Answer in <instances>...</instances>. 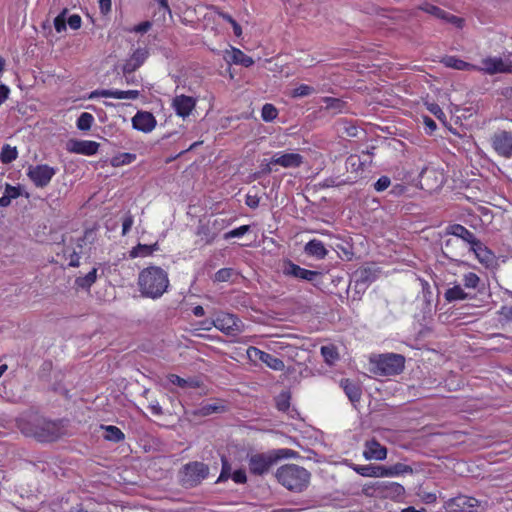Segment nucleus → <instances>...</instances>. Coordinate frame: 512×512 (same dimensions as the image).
<instances>
[{
  "label": "nucleus",
  "instance_id": "34",
  "mask_svg": "<svg viewBox=\"0 0 512 512\" xmlns=\"http://www.w3.org/2000/svg\"><path fill=\"white\" fill-rule=\"evenodd\" d=\"M460 245V241L458 239H455V238H449L445 241L444 243V247H443V253L444 255L451 259V260H454V257L456 256H459L461 253H459L457 250H458V247Z\"/></svg>",
  "mask_w": 512,
  "mask_h": 512
},
{
  "label": "nucleus",
  "instance_id": "56",
  "mask_svg": "<svg viewBox=\"0 0 512 512\" xmlns=\"http://www.w3.org/2000/svg\"><path fill=\"white\" fill-rule=\"evenodd\" d=\"M67 23L71 29L77 30L81 27L82 20L79 15L73 14L68 18Z\"/></svg>",
  "mask_w": 512,
  "mask_h": 512
},
{
  "label": "nucleus",
  "instance_id": "49",
  "mask_svg": "<svg viewBox=\"0 0 512 512\" xmlns=\"http://www.w3.org/2000/svg\"><path fill=\"white\" fill-rule=\"evenodd\" d=\"M67 13V9H64L55 19H54V27L55 30L60 33L66 30V18L65 15Z\"/></svg>",
  "mask_w": 512,
  "mask_h": 512
},
{
  "label": "nucleus",
  "instance_id": "4",
  "mask_svg": "<svg viewBox=\"0 0 512 512\" xmlns=\"http://www.w3.org/2000/svg\"><path fill=\"white\" fill-rule=\"evenodd\" d=\"M475 71L487 75L512 73V56L511 54L503 57L486 56L481 60L480 65H475Z\"/></svg>",
  "mask_w": 512,
  "mask_h": 512
},
{
  "label": "nucleus",
  "instance_id": "8",
  "mask_svg": "<svg viewBox=\"0 0 512 512\" xmlns=\"http://www.w3.org/2000/svg\"><path fill=\"white\" fill-rule=\"evenodd\" d=\"M282 272L287 277H293L312 283L321 277L320 272L302 268L291 260L284 261Z\"/></svg>",
  "mask_w": 512,
  "mask_h": 512
},
{
  "label": "nucleus",
  "instance_id": "47",
  "mask_svg": "<svg viewBox=\"0 0 512 512\" xmlns=\"http://www.w3.org/2000/svg\"><path fill=\"white\" fill-rule=\"evenodd\" d=\"M233 273V269L231 268H222L215 273L213 279L215 282H226L230 280Z\"/></svg>",
  "mask_w": 512,
  "mask_h": 512
},
{
  "label": "nucleus",
  "instance_id": "40",
  "mask_svg": "<svg viewBox=\"0 0 512 512\" xmlns=\"http://www.w3.org/2000/svg\"><path fill=\"white\" fill-rule=\"evenodd\" d=\"M168 380H169L170 383H172L174 385H177L179 387H182V388H185V387L197 388V387H199V384H198L197 381H195V380H186V379L181 378L180 376L175 375V374H170L168 376Z\"/></svg>",
  "mask_w": 512,
  "mask_h": 512
},
{
  "label": "nucleus",
  "instance_id": "60",
  "mask_svg": "<svg viewBox=\"0 0 512 512\" xmlns=\"http://www.w3.org/2000/svg\"><path fill=\"white\" fill-rule=\"evenodd\" d=\"M10 93V89L8 86L1 84L0 85V106L6 101Z\"/></svg>",
  "mask_w": 512,
  "mask_h": 512
},
{
  "label": "nucleus",
  "instance_id": "29",
  "mask_svg": "<svg viewBox=\"0 0 512 512\" xmlns=\"http://www.w3.org/2000/svg\"><path fill=\"white\" fill-rule=\"evenodd\" d=\"M159 250L158 243H154L152 245H146V244H138L137 246L133 247L130 251V257L131 258H138V257H147L152 255L155 251Z\"/></svg>",
  "mask_w": 512,
  "mask_h": 512
},
{
  "label": "nucleus",
  "instance_id": "51",
  "mask_svg": "<svg viewBox=\"0 0 512 512\" xmlns=\"http://www.w3.org/2000/svg\"><path fill=\"white\" fill-rule=\"evenodd\" d=\"M296 455H297V452H295L291 449L283 448V449L276 450L272 456H273L274 462H275L277 459L293 458Z\"/></svg>",
  "mask_w": 512,
  "mask_h": 512
},
{
  "label": "nucleus",
  "instance_id": "22",
  "mask_svg": "<svg viewBox=\"0 0 512 512\" xmlns=\"http://www.w3.org/2000/svg\"><path fill=\"white\" fill-rule=\"evenodd\" d=\"M140 95L138 90H96L93 91L90 95V98L94 97H106V98H114V99H137Z\"/></svg>",
  "mask_w": 512,
  "mask_h": 512
},
{
  "label": "nucleus",
  "instance_id": "31",
  "mask_svg": "<svg viewBox=\"0 0 512 512\" xmlns=\"http://www.w3.org/2000/svg\"><path fill=\"white\" fill-rule=\"evenodd\" d=\"M413 469L406 464L396 463L392 466H384V477H395L403 474L412 473Z\"/></svg>",
  "mask_w": 512,
  "mask_h": 512
},
{
  "label": "nucleus",
  "instance_id": "35",
  "mask_svg": "<svg viewBox=\"0 0 512 512\" xmlns=\"http://www.w3.org/2000/svg\"><path fill=\"white\" fill-rule=\"evenodd\" d=\"M97 279V269L93 268L85 276L78 277L75 280L77 287L82 289H89Z\"/></svg>",
  "mask_w": 512,
  "mask_h": 512
},
{
  "label": "nucleus",
  "instance_id": "1",
  "mask_svg": "<svg viewBox=\"0 0 512 512\" xmlns=\"http://www.w3.org/2000/svg\"><path fill=\"white\" fill-rule=\"evenodd\" d=\"M138 286L143 296L158 299L169 286L168 273L161 267L149 266L139 273Z\"/></svg>",
  "mask_w": 512,
  "mask_h": 512
},
{
  "label": "nucleus",
  "instance_id": "54",
  "mask_svg": "<svg viewBox=\"0 0 512 512\" xmlns=\"http://www.w3.org/2000/svg\"><path fill=\"white\" fill-rule=\"evenodd\" d=\"M427 109L438 119L442 120L445 118V113L438 104L430 103L427 105Z\"/></svg>",
  "mask_w": 512,
  "mask_h": 512
},
{
  "label": "nucleus",
  "instance_id": "26",
  "mask_svg": "<svg viewBox=\"0 0 512 512\" xmlns=\"http://www.w3.org/2000/svg\"><path fill=\"white\" fill-rule=\"evenodd\" d=\"M304 252L319 260L324 259L328 254V250L325 248L323 242L318 239H312L306 243L304 246Z\"/></svg>",
  "mask_w": 512,
  "mask_h": 512
},
{
  "label": "nucleus",
  "instance_id": "21",
  "mask_svg": "<svg viewBox=\"0 0 512 512\" xmlns=\"http://www.w3.org/2000/svg\"><path fill=\"white\" fill-rule=\"evenodd\" d=\"M446 233L455 237L459 241L467 243L470 247L476 243L478 238L466 227L460 224H453L447 227Z\"/></svg>",
  "mask_w": 512,
  "mask_h": 512
},
{
  "label": "nucleus",
  "instance_id": "18",
  "mask_svg": "<svg viewBox=\"0 0 512 512\" xmlns=\"http://www.w3.org/2000/svg\"><path fill=\"white\" fill-rule=\"evenodd\" d=\"M149 56L146 48H138L133 54L125 61L122 70L124 74H130L137 70Z\"/></svg>",
  "mask_w": 512,
  "mask_h": 512
},
{
  "label": "nucleus",
  "instance_id": "6",
  "mask_svg": "<svg viewBox=\"0 0 512 512\" xmlns=\"http://www.w3.org/2000/svg\"><path fill=\"white\" fill-rule=\"evenodd\" d=\"M405 358L400 354H386L379 357L376 366L381 375H396L404 369Z\"/></svg>",
  "mask_w": 512,
  "mask_h": 512
},
{
  "label": "nucleus",
  "instance_id": "62",
  "mask_svg": "<svg viewBox=\"0 0 512 512\" xmlns=\"http://www.w3.org/2000/svg\"><path fill=\"white\" fill-rule=\"evenodd\" d=\"M79 255L77 253H73L70 258L69 266L78 267L79 266Z\"/></svg>",
  "mask_w": 512,
  "mask_h": 512
},
{
  "label": "nucleus",
  "instance_id": "17",
  "mask_svg": "<svg viewBox=\"0 0 512 512\" xmlns=\"http://www.w3.org/2000/svg\"><path fill=\"white\" fill-rule=\"evenodd\" d=\"M363 457L366 460L382 461L387 457V449L377 440L371 439L364 444Z\"/></svg>",
  "mask_w": 512,
  "mask_h": 512
},
{
  "label": "nucleus",
  "instance_id": "14",
  "mask_svg": "<svg viewBox=\"0 0 512 512\" xmlns=\"http://www.w3.org/2000/svg\"><path fill=\"white\" fill-rule=\"evenodd\" d=\"M479 504L480 503L476 498L465 495H459L447 502L448 508L453 511L460 512H477Z\"/></svg>",
  "mask_w": 512,
  "mask_h": 512
},
{
  "label": "nucleus",
  "instance_id": "64",
  "mask_svg": "<svg viewBox=\"0 0 512 512\" xmlns=\"http://www.w3.org/2000/svg\"><path fill=\"white\" fill-rule=\"evenodd\" d=\"M193 314H194L196 317H202V316H204V314H205L204 308H203L202 306H200V305L195 306V307L193 308Z\"/></svg>",
  "mask_w": 512,
  "mask_h": 512
},
{
  "label": "nucleus",
  "instance_id": "9",
  "mask_svg": "<svg viewBox=\"0 0 512 512\" xmlns=\"http://www.w3.org/2000/svg\"><path fill=\"white\" fill-rule=\"evenodd\" d=\"M247 356L251 361H261L275 371H282L285 368L284 362L276 356L260 350L257 347H249Z\"/></svg>",
  "mask_w": 512,
  "mask_h": 512
},
{
  "label": "nucleus",
  "instance_id": "16",
  "mask_svg": "<svg viewBox=\"0 0 512 512\" xmlns=\"http://www.w3.org/2000/svg\"><path fill=\"white\" fill-rule=\"evenodd\" d=\"M271 163L283 168H297L303 163V156L299 153L277 152L271 158Z\"/></svg>",
  "mask_w": 512,
  "mask_h": 512
},
{
  "label": "nucleus",
  "instance_id": "10",
  "mask_svg": "<svg viewBox=\"0 0 512 512\" xmlns=\"http://www.w3.org/2000/svg\"><path fill=\"white\" fill-rule=\"evenodd\" d=\"M492 146L494 150L502 157H512V133L499 131L492 136Z\"/></svg>",
  "mask_w": 512,
  "mask_h": 512
},
{
  "label": "nucleus",
  "instance_id": "39",
  "mask_svg": "<svg viewBox=\"0 0 512 512\" xmlns=\"http://www.w3.org/2000/svg\"><path fill=\"white\" fill-rule=\"evenodd\" d=\"M322 101L325 103V108L329 111H332L333 113L342 112L345 106V102L338 98L324 97Z\"/></svg>",
  "mask_w": 512,
  "mask_h": 512
},
{
  "label": "nucleus",
  "instance_id": "48",
  "mask_svg": "<svg viewBox=\"0 0 512 512\" xmlns=\"http://www.w3.org/2000/svg\"><path fill=\"white\" fill-rule=\"evenodd\" d=\"M250 231L249 225H242L224 234V239L228 240L235 237H241Z\"/></svg>",
  "mask_w": 512,
  "mask_h": 512
},
{
  "label": "nucleus",
  "instance_id": "25",
  "mask_svg": "<svg viewBox=\"0 0 512 512\" xmlns=\"http://www.w3.org/2000/svg\"><path fill=\"white\" fill-rule=\"evenodd\" d=\"M350 468L363 477H384V466L382 465H357L352 463Z\"/></svg>",
  "mask_w": 512,
  "mask_h": 512
},
{
  "label": "nucleus",
  "instance_id": "45",
  "mask_svg": "<svg viewBox=\"0 0 512 512\" xmlns=\"http://www.w3.org/2000/svg\"><path fill=\"white\" fill-rule=\"evenodd\" d=\"M463 284L466 288L475 289L480 283V278L477 274L469 272L463 275Z\"/></svg>",
  "mask_w": 512,
  "mask_h": 512
},
{
  "label": "nucleus",
  "instance_id": "59",
  "mask_svg": "<svg viewBox=\"0 0 512 512\" xmlns=\"http://www.w3.org/2000/svg\"><path fill=\"white\" fill-rule=\"evenodd\" d=\"M111 6V0H99V9L102 14H108L111 11Z\"/></svg>",
  "mask_w": 512,
  "mask_h": 512
},
{
  "label": "nucleus",
  "instance_id": "30",
  "mask_svg": "<svg viewBox=\"0 0 512 512\" xmlns=\"http://www.w3.org/2000/svg\"><path fill=\"white\" fill-rule=\"evenodd\" d=\"M101 429L105 431L104 439L111 442H121L124 440V433L116 426L113 425H102Z\"/></svg>",
  "mask_w": 512,
  "mask_h": 512
},
{
  "label": "nucleus",
  "instance_id": "44",
  "mask_svg": "<svg viewBox=\"0 0 512 512\" xmlns=\"http://www.w3.org/2000/svg\"><path fill=\"white\" fill-rule=\"evenodd\" d=\"M315 92H316V90L314 87H312L310 85H306V84H301L300 86L293 89L291 95L294 98H301V97L309 96Z\"/></svg>",
  "mask_w": 512,
  "mask_h": 512
},
{
  "label": "nucleus",
  "instance_id": "33",
  "mask_svg": "<svg viewBox=\"0 0 512 512\" xmlns=\"http://www.w3.org/2000/svg\"><path fill=\"white\" fill-rule=\"evenodd\" d=\"M444 297L448 302H454L458 300H465L468 298V294L463 290L460 285H455L446 290Z\"/></svg>",
  "mask_w": 512,
  "mask_h": 512
},
{
  "label": "nucleus",
  "instance_id": "32",
  "mask_svg": "<svg viewBox=\"0 0 512 512\" xmlns=\"http://www.w3.org/2000/svg\"><path fill=\"white\" fill-rule=\"evenodd\" d=\"M342 387L351 402H358L361 398V389L349 380L342 381Z\"/></svg>",
  "mask_w": 512,
  "mask_h": 512
},
{
  "label": "nucleus",
  "instance_id": "24",
  "mask_svg": "<svg viewBox=\"0 0 512 512\" xmlns=\"http://www.w3.org/2000/svg\"><path fill=\"white\" fill-rule=\"evenodd\" d=\"M377 489H379L382 493L385 494L386 497L398 498L404 495L405 489L404 487L396 482L383 481L377 482L374 485Z\"/></svg>",
  "mask_w": 512,
  "mask_h": 512
},
{
  "label": "nucleus",
  "instance_id": "43",
  "mask_svg": "<svg viewBox=\"0 0 512 512\" xmlns=\"http://www.w3.org/2000/svg\"><path fill=\"white\" fill-rule=\"evenodd\" d=\"M278 115V111L274 105L266 103L261 110V117L265 122L273 121Z\"/></svg>",
  "mask_w": 512,
  "mask_h": 512
},
{
  "label": "nucleus",
  "instance_id": "58",
  "mask_svg": "<svg viewBox=\"0 0 512 512\" xmlns=\"http://www.w3.org/2000/svg\"><path fill=\"white\" fill-rule=\"evenodd\" d=\"M259 202H260V200L257 195H251V194L246 195L245 204L248 207L255 209L259 206Z\"/></svg>",
  "mask_w": 512,
  "mask_h": 512
},
{
  "label": "nucleus",
  "instance_id": "53",
  "mask_svg": "<svg viewBox=\"0 0 512 512\" xmlns=\"http://www.w3.org/2000/svg\"><path fill=\"white\" fill-rule=\"evenodd\" d=\"M391 184V180L387 176H381L374 184V189L377 192L386 190Z\"/></svg>",
  "mask_w": 512,
  "mask_h": 512
},
{
  "label": "nucleus",
  "instance_id": "12",
  "mask_svg": "<svg viewBox=\"0 0 512 512\" xmlns=\"http://www.w3.org/2000/svg\"><path fill=\"white\" fill-rule=\"evenodd\" d=\"M274 463L272 455L258 453L252 454L248 458L249 470L252 474L262 475L266 473Z\"/></svg>",
  "mask_w": 512,
  "mask_h": 512
},
{
  "label": "nucleus",
  "instance_id": "55",
  "mask_svg": "<svg viewBox=\"0 0 512 512\" xmlns=\"http://www.w3.org/2000/svg\"><path fill=\"white\" fill-rule=\"evenodd\" d=\"M231 478L237 484H243L247 481L246 473L244 470L239 469L232 473Z\"/></svg>",
  "mask_w": 512,
  "mask_h": 512
},
{
  "label": "nucleus",
  "instance_id": "46",
  "mask_svg": "<svg viewBox=\"0 0 512 512\" xmlns=\"http://www.w3.org/2000/svg\"><path fill=\"white\" fill-rule=\"evenodd\" d=\"M221 462H222V470L217 479L218 483L224 482L232 476L231 465L229 464V462L227 461V459L224 456L221 457Z\"/></svg>",
  "mask_w": 512,
  "mask_h": 512
},
{
  "label": "nucleus",
  "instance_id": "37",
  "mask_svg": "<svg viewBox=\"0 0 512 512\" xmlns=\"http://www.w3.org/2000/svg\"><path fill=\"white\" fill-rule=\"evenodd\" d=\"M18 156L16 147H12L8 144L4 145L0 152V161L3 164H9L13 162Z\"/></svg>",
  "mask_w": 512,
  "mask_h": 512
},
{
  "label": "nucleus",
  "instance_id": "63",
  "mask_svg": "<svg viewBox=\"0 0 512 512\" xmlns=\"http://www.w3.org/2000/svg\"><path fill=\"white\" fill-rule=\"evenodd\" d=\"M424 123L431 131L436 129V123L431 118L425 117Z\"/></svg>",
  "mask_w": 512,
  "mask_h": 512
},
{
  "label": "nucleus",
  "instance_id": "19",
  "mask_svg": "<svg viewBox=\"0 0 512 512\" xmlns=\"http://www.w3.org/2000/svg\"><path fill=\"white\" fill-rule=\"evenodd\" d=\"M238 322L239 320L233 314L222 313L216 317L213 321V325L218 330L226 334H231L238 331Z\"/></svg>",
  "mask_w": 512,
  "mask_h": 512
},
{
  "label": "nucleus",
  "instance_id": "38",
  "mask_svg": "<svg viewBox=\"0 0 512 512\" xmlns=\"http://www.w3.org/2000/svg\"><path fill=\"white\" fill-rule=\"evenodd\" d=\"M223 410V406L217 405L216 403H207L201 405L194 411V415L197 416H208L213 413H218Z\"/></svg>",
  "mask_w": 512,
  "mask_h": 512
},
{
  "label": "nucleus",
  "instance_id": "27",
  "mask_svg": "<svg viewBox=\"0 0 512 512\" xmlns=\"http://www.w3.org/2000/svg\"><path fill=\"white\" fill-rule=\"evenodd\" d=\"M441 63L446 67L460 71H475V64L466 62L456 56H445L442 58Z\"/></svg>",
  "mask_w": 512,
  "mask_h": 512
},
{
  "label": "nucleus",
  "instance_id": "50",
  "mask_svg": "<svg viewBox=\"0 0 512 512\" xmlns=\"http://www.w3.org/2000/svg\"><path fill=\"white\" fill-rule=\"evenodd\" d=\"M289 399L290 396L288 393H281L276 400L277 408L280 411H286L290 406Z\"/></svg>",
  "mask_w": 512,
  "mask_h": 512
},
{
  "label": "nucleus",
  "instance_id": "61",
  "mask_svg": "<svg viewBox=\"0 0 512 512\" xmlns=\"http://www.w3.org/2000/svg\"><path fill=\"white\" fill-rule=\"evenodd\" d=\"M150 27H151V23L148 21H145V22H142V23L138 24L137 26H135L133 31L145 33L150 29Z\"/></svg>",
  "mask_w": 512,
  "mask_h": 512
},
{
  "label": "nucleus",
  "instance_id": "15",
  "mask_svg": "<svg viewBox=\"0 0 512 512\" xmlns=\"http://www.w3.org/2000/svg\"><path fill=\"white\" fill-rule=\"evenodd\" d=\"M99 143L91 140L71 139L67 142V149L72 153L91 156L97 153Z\"/></svg>",
  "mask_w": 512,
  "mask_h": 512
},
{
  "label": "nucleus",
  "instance_id": "5",
  "mask_svg": "<svg viewBox=\"0 0 512 512\" xmlns=\"http://www.w3.org/2000/svg\"><path fill=\"white\" fill-rule=\"evenodd\" d=\"M209 468L202 462H190L183 467L182 483L187 487H194L207 478Z\"/></svg>",
  "mask_w": 512,
  "mask_h": 512
},
{
  "label": "nucleus",
  "instance_id": "28",
  "mask_svg": "<svg viewBox=\"0 0 512 512\" xmlns=\"http://www.w3.org/2000/svg\"><path fill=\"white\" fill-rule=\"evenodd\" d=\"M225 58L234 64H241L244 67H250L254 64V60L250 56L237 48H232L230 51H227Z\"/></svg>",
  "mask_w": 512,
  "mask_h": 512
},
{
  "label": "nucleus",
  "instance_id": "11",
  "mask_svg": "<svg viewBox=\"0 0 512 512\" xmlns=\"http://www.w3.org/2000/svg\"><path fill=\"white\" fill-rule=\"evenodd\" d=\"M197 99L192 96L184 94L176 95L172 99L171 106L175 111L176 115L185 119L195 109Z\"/></svg>",
  "mask_w": 512,
  "mask_h": 512
},
{
  "label": "nucleus",
  "instance_id": "42",
  "mask_svg": "<svg viewBox=\"0 0 512 512\" xmlns=\"http://www.w3.org/2000/svg\"><path fill=\"white\" fill-rule=\"evenodd\" d=\"M136 159V155L132 153H121L111 159V164L114 167L127 165Z\"/></svg>",
  "mask_w": 512,
  "mask_h": 512
},
{
  "label": "nucleus",
  "instance_id": "57",
  "mask_svg": "<svg viewBox=\"0 0 512 512\" xmlns=\"http://www.w3.org/2000/svg\"><path fill=\"white\" fill-rule=\"evenodd\" d=\"M4 194L12 200L20 196V191L18 187L7 184Z\"/></svg>",
  "mask_w": 512,
  "mask_h": 512
},
{
  "label": "nucleus",
  "instance_id": "36",
  "mask_svg": "<svg viewBox=\"0 0 512 512\" xmlns=\"http://www.w3.org/2000/svg\"><path fill=\"white\" fill-rule=\"evenodd\" d=\"M321 354L325 362L333 365L339 358L337 348L334 345H325L321 347Z\"/></svg>",
  "mask_w": 512,
  "mask_h": 512
},
{
  "label": "nucleus",
  "instance_id": "23",
  "mask_svg": "<svg viewBox=\"0 0 512 512\" xmlns=\"http://www.w3.org/2000/svg\"><path fill=\"white\" fill-rule=\"evenodd\" d=\"M470 251L474 253L477 260L485 265L490 266L493 264L495 260L494 253L486 246L484 245L479 239L476 241L474 245L470 247Z\"/></svg>",
  "mask_w": 512,
  "mask_h": 512
},
{
  "label": "nucleus",
  "instance_id": "2",
  "mask_svg": "<svg viewBox=\"0 0 512 512\" xmlns=\"http://www.w3.org/2000/svg\"><path fill=\"white\" fill-rule=\"evenodd\" d=\"M310 472L296 464H286L277 469L276 478L285 488L294 492L306 489L310 482Z\"/></svg>",
  "mask_w": 512,
  "mask_h": 512
},
{
  "label": "nucleus",
  "instance_id": "3",
  "mask_svg": "<svg viewBox=\"0 0 512 512\" xmlns=\"http://www.w3.org/2000/svg\"><path fill=\"white\" fill-rule=\"evenodd\" d=\"M19 428L23 434L34 437L40 442L54 441L61 435V428L57 423L38 417L34 418L32 425L19 422Z\"/></svg>",
  "mask_w": 512,
  "mask_h": 512
},
{
  "label": "nucleus",
  "instance_id": "41",
  "mask_svg": "<svg viewBox=\"0 0 512 512\" xmlns=\"http://www.w3.org/2000/svg\"><path fill=\"white\" fill-rule=\"evenodd\" d=\"M94 122V117L88 112H83L77 119V128L82 131H87L91 128Z\"/></svg>",
  "mask_w": 512,
  "mask_h": 512
},
{
  "label": "nucleus",
  "instance_id": "13",
  "mask_svg": "<svg viewBox=\"0 0 512 512\" xmlns=\"http://www.w3.org/2000/svg\"><path fill=\"white\" fill-rule=\"evenodd\" d=\"M154 115L148 111H138L132 118V127L143 133H150L156 127Z\"/></svg>",
  "mask_w": 512,
  "mask_h": 512
},
{
  "label": "nucleus",
  "instance_id": "20",
  "mask_svg": "<svg viewBox=\"0 0 512 512\" xmlns=\"http://www.w3.org/2000/svg\"><path fill=\"white\" fill-rule=\"evenodd\" d=\"M420 9L435 16L436 18H439L446 22H449V23L455 25L456 27L462 26L463 20L461 18L456 17L452 14H449V13L445 12L444 10L440 9L439 7H436L432 4L425 3L420 6Z\"/></svg>",
  "mask_w": 512,
  "mask_h": 512
},
{
  "label": "nucleus",
  "instance_id": "7",
  "mask_svg": "<svg viewBox=\"0 0 512 512\" xmlns=\"http://www.w3.org/2000/svg\"><path fill=\"white\" fill-rule=\"evenodd\" d=\"M56 172V168L47 164H40L29 166L27 176L36 187L43 188L50 183Z\"/></svg>",
  "mask_w": 512,
  "mask_h": 512
},
{
  "label": "nucleus",
  "instance_id": "52",
  "mask_svg": "<svg viewBox=\"0 0 512 512\" xmlns=\"http://www.w3.org/2000/svg\"><path fill=\"white\" fill-rule=\"evenodd\" d=\"M134 224V218L130 212L126 213L122 221V235L125 236Z\"/></svg>",
  "mask_w": 512,
  "mask_h": 512
}]
</instances>
